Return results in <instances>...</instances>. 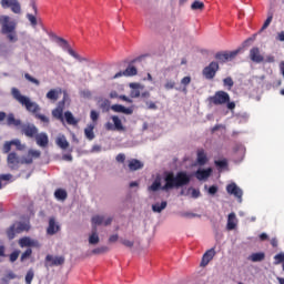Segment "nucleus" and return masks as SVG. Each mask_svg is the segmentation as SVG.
<instances>
[{
  "label": "nucleus",
  "mask_w": 284,
  "mask_h": 284,
  "mask_svg": "<svg viewBox=\"0 0 284 284\" xmlns=\"http://www.w3.org/2000/svg\"><path fill=\"white\" fill-rule=\"evenodd\" d=\"M63 110H65V97L62 101H60L55 109L52 110V116L53 119H57L58 121H61L63 123L64 116H63Z\"/></svg>",
  "instance_id": "12"
},
{
  "label": "nucleus",
  "mask_w": 284,
  "mask_h": 284,
  "mask_svg": "<svg viewBox=\"0 0 284 284\" xmlns=\"http://www.w3.org/2000/svg\"><path fill=\"white\" fill-rule=\"evenodd\" d=\"M236 229V213L229 214L226 230L232 231Z\"/></svg>",
  "instance_id": "24"
},
{
  "label": "nucleus",
  "mask_w": 284,
  "mask_h": 284,
  "mask_svg": "<svg viewBox=\"0 0 284 284\" xmlns=\"http://www.w3.org/2000/svg\"><path fill=\"white\" fill-rule=\"evenodd\" d=\"M111 120L113 122V124L111 122H106L104 124L105 130H108L109 132H124L125 131V126H123V122H121V119L118 115H113L111 116Z\"/></svg>",
  "instance_id": "9"
},
{
  "label": "nucleus",
  "mask_w": 284,
  "mask_h": 284,
  "mask_svg": "<svg viewBox=\"0 0 284 284\" xmlns=\"http://www.w3.org/2000/svg\"><path fill=\"white\" fill-rule=\"evenodd\" d=\"M90 119L93 122V124L97 125V121H99V112L95 110H91L90 112Z\"/></svg>",
  "instance_id": "45"
},
{
  "label": "nucleus",
  "mask_w": 284,
  "mask_h": 284,
  "mask_svg": "<svg viewBox=\"0 0 284 284\" xmlns=\"http://www.w3.org/2000/svg\"><path fill=\"white\" fill-rule=\"evenodd\" d=\"M105 252H110V248L108 246H100L98 248H94L92 251V254H105Z\"/></svg>",
  "instance_id": "43"
},
{
  "label": "nucleus",
  "mask_w": 284,
  "mask_h": 284,
  "mask_svg": "<svg viewBox=\"0 0 284 284\" xmlns=\"http://www.w3.org/2000/svg\"><path fill=\"white\" fill-rule=\"evenodd\" d=\"M165 207H168V202L163 201L161 203H155L152 205V211L156 212L158 214H161V212H163V210H165Z\"/></svg>",
  "instance_id": "34"
},
{
  "label": "nucleus",
  "mask_w": 284,
  "mask_h": 284,
  "mask_svg": "<svg viewBox=\"0 0 284 284\" xmlns=\"http://www.w3.org/2000/svg\"><path fill=\"white\" fill-rule=\"evenodd\" d=\"M216 192H219V186L212 185L209 187V194H211L212 196H214V194H216Z\"/></svg>",
  "instance_id": "56"
},
{
  "label": "nucleus",
  "mask_w": 284,
  "mask_h": 284,
  "mask_svg": "<svg viewBox=\"0 0 284 284\" xmlns=\"http://www.w3.org/2000/svg\"><path fill=\"white\" fill-rule=\"evenodd\" d=\"M99 241V233H97V227L94 226L92 229V234L89 236V243L90 245H98Z\"/></svg>",
  "instance_id": "33"
},
{
  "label": "nucleus",
  "mask_w": 284,
  "mask_h": 284,
  "mask_svg": "<svg viewBox=\"0 0 284 284\" xmlns=\"http://www.w3.org/2000/svg\"><path fill=\"white\" fill-rule=\"evenodd\" d=\"M11 94L13 99L18 101V103H20L21 105H24L28 112H33V114L34 112H37V105L30 101V98L22 95L19 89L12 88Z\"/></svg>",
  "instance_id": "5"
},
{
  "label": "nucleus",
  "mask_w": 284,
  "mask_h": 284,
  "mask_svg": "<svg viewBox=\"0 0 284 284\" xmlns=\"http://www.w3.org/2000/svg\"><path fill=\"white\" fill-rule=\"evenodd\" d=\"M6 278H8L9 281H12L14 278H17V274H14L12 271H10L7 275Z\"/></svg>",
  "instance_id": "63"
},
{
  "label": "nucleus",
  "mask_w": 284,
  "mask_h": 284,
  "mask_svg": "<svg viewBox=\"0 0 284 284\" xmlns=\"http://www.w3.org/2000/svg\"><path fill=\"white\" fill-rule=\"evenodd\" d=\"M272 19H274V16L270 14L263 23L261 30H267V28H270V23H272Z\"/></svg>",
  "instance_id": "46"
},
{
  "label": "nucleus",
  "mask_w": 284,
  "mask_h": 284,
  "mask_svg": "<svg viewBox=\"0 0 284 284\" xmlns=\"http://www.w3.org/2000/svg\"><path fill=\"white\" fill-rule=\"evenodd\" d=\"M64 120L67 121L68 125H78L79 124V120H77V118H74V115L70 111L64 112Z\"/></svg>",
  "instance_id": "27"
},
{
  "label": "nucleus",
  "mask_w": 284,
  "mask_h": 284,
  "mask_svg": "<svg viewBox=\"0 0 284 284\" xmlns=\"http://www.w3.org/2000/svg\"><path fill=\"white\" fill-rule=\"evenodd\" d=\"M104 217L102 215H95L91 219V223L93 227H97V225H103Z\"/></svg>",
  "instance_id": "37"
},
{
  "label": "nucleus",
  "mask_w": 284,
  "mask_h": 284,
  "mask_svg": "<svg viewBox=\"0 0 284 284\" xmlns=\"http://www.w3.org/2000/svg\"><path fill=\"white\" fill-rule=\"evenodd\" d=\"M62 160L71 162L72 161V154H70V153L69 154H63Z\"/></svg>",
  "instance_id": "64"
},
{
  "label": "nucleus",
  "mask_w": 284,
  "mask_h": 284,
  "mask_svg": "<svg viewBox=\"0 0 284 284\" xmlns=\"http://www.w3.org/2000/svg\"><path fill=\"white\" fill-rule=\"evenodd\" d=\"M12 179L11 174H1L0 181H10Z\"/></svg>",
  "instance_id": "62"
},
{
  "label": "nucleus",
  "mask_w": 284,
  "mask_h": 284,
  "mask_svg": "<svg viewBox=\"0 0 284 284\" xmlns=\"http://www.w3.org/2000/svg\"><path fill=\"white\" fill-rule=\"evenodd\" d=\"M143 162H141V160L138 159H132L129 161V170L131 172H136V170H143Z\"/></svg>",
  "instance_id": "22"
},
{
  "label": "nucleus",
  "mask_w": 284,
  "mask_h": 284,
  "mask_svg": "<svg viewBox=\"0 0 284 284\" xmlns=\"http://www.w3.org/2000/svg\"><path fill=\"white\" fill-rule=\"evenodd\" d=\"M0 4L4 10L10 8L14 14H21V3H19V0H1Z\"/></svg>",
  "instance_id": "11"
},
{
  "label": "nucleus",
  "mask_w": 284,
  "mask_h": 284,
  "mask_svg": "<svg viewBox=\"0 0 284 284\" xmlns=\"http://www.w3.org/2000/svg\"><path fill=\"white\" fill-rule=\"evenodd\" d=\"M196 163L197 165H205V163H207V154L205 153V150H197Z\"/></svg>",
  "instance_id": "25"
},
{
  "label": "nucleus",
  "mask_w": 284,
  "mask_h": 284,
  "mask_svg": "<svg viewBox=\"0 0 284 284\" xmlns=\"http://www.w3.org/2000/svg\"><path fill=\"white\" fill-rule=\"evenodd\" d=\"M95 124H88V126L84 129V135L89 141H93L94 139V128Z\"/></svg>",
  "instance_id": "30"
},
{
  "label": "nucleus",
  "mask_w": 284,
  "mask_h": 284,
  "mask_svg": "<svg viewBox=\"0 0 284 284\" xmlns=\"http://www.w3.org/2000/svg\"><path fill=\"white\" fill-rule=\"evenodd\" d=\"M139 71L136 70V67L129 65L124 71H120L113 75L112 79H120V77H136Z\"/></svg>",
  "instance_id": "17"
},
{
  "label": "nucleus",
  "mask_w": 284,
  "mask_h": 284,
  "mask_svg": "<svg viewBox=\"0 0 284 284\" xmlns=\"http://www.w3.org/2000/svg\"><path fill=\"white\" fill-rule=\"evenodd\" d=\"M227 194H232L235 199H239L240 203L243 200V190L236 185V183H231L226 185Z\"/></svg>",
  "instance_id": "13"
},
{
  "label": "nucleus",
  "mask_w": 284,
  "mask_h": 284,
  "mask_svg": "<svg viewBox=\"0 0 284 284\" xmlns=\"http://www.w3.org/2000/svg\"><path fill=\"white\" fill-rule=\"evenodd\" d=\"M10 150H12V142H6L3 144V152H4V154H8V152H10Z\"/></svg>",
  "instance_id": "53"
},
{
  "label": "nucleus",
  "mask_w": 284,
  "mask_h": 284,
  "mask_svg": "<svg viewBox=\"0 0 284 284\" xmlns=\"http://www.w3.org/2000/svg\"><path fill=\"white\" fill-rule=\"evenodd\" d=\"M39 51L41 52V54H44V57H47L48 59L52 58V51H50V49L45 48L44 45L40 47Z\"/></svg>",
  "instance_id": "42"
},
{
  "label": "nucleus",
  "mask_w": 284,
  "mask_h": 284,
  "mask_svg": "<svg viewBox=\"0 0 284 284\" xmlns=\"http://www.w3.org/2000/svg\"><path fill=\"white\" fill-rule=\"evenodd\" d=\"M61 231V226L59 223H57V220L54 217L49 219V225L47 227V234L49 236H54V234L59 233Z\"/></svg>",
  "instance_id": "15"
},
{
  "label": "nucleus",
  "mask_w": 284,
  "mask_h": 284,
  "mask_svg": "<svg viewBox=\"0 0 284 284\" xmlns=\"http://www.w3.org/2000/svg\"><path fill=\"white\" fill-rule=\"evenodd\" d=\"M183 219H201V215L192 212H183L180 214Z\"/></svg>",
  "instance_id": "41"
},
{
  "label": "nucleus",
  "mask_w": 284,
  "mask_h": 284,
  "mask_svg": "<svg viewBox=\"0 0 284 284\" xmlns=\"http://www.w3.org/2000/svg\"><path fill=\"white\" fill-rule=\"evenodd\" d=\"M38 32H40L39 37V45L43 47V43H48V37H52V33L48 32V29L43 26V21L41 18L37 19Z\"/></svg>",
  "instance_id": "10"
},
{
  "label": "nucleus",
  "mask_w": 284,
  "mask_h": 284,
  "mask_svg": "<svg viewBox=\"0 0 284 284\" xmlns=\"http://www.w3.org/2000/svg\"><path fill=\"white\" fill-rule=\"evenodd\" d=\"M248 261H252V263H261V261H265V253H252L248 256Z\"/></svg>",
  "instance_id": "28"
},
{
  "label": "nucleus",
  "mask_w": 284,
  "mask_h": 284,
  "mask_svg": "<svg viewBox=\"0 0 284 284\" xmlns=\"http://www.w3.org/2000/svg\"><path fill=\"white\" fill-rule=\"evenodd\" d=\"M219 70H221L219 62L212 61L202 70V74L204 79H206L207 81H212V79L216 77V72H219Z\"/></svg>",
  "instance_id": "8"
},
{
  "label": "nucleus",
  "mask_w": 284,
  "mask_h": 284,
  "mask_svg": "<svg viewBox=\"0 0 284 284\" xmlns=\"http://www.w3.org/2000/svg\"><path fill=\"white\" fill-rule=\"evenodd\" d=\"M45 262L49 267H59V265H63V263H65V257L47 255Z\"/></svg>",
  "instance_id": "14"
},
{
  "label": "nucleus",
  "mask_w": 284,
  "mask_h": 284,
  "mask_svg": "<svg viewBox=\"0 0 284 284\" xmlns=\"http://www.w3.org/2000/svg\"><path fill=\"white\" fill-rule=\"evenodd\" d=\"M7 125H14L16 128H19V125H21V120H16L14 114L10 113L7 116Z\"/></svg>",
  "instance_id": "35"
},
{
  "label": "nucleus",
  "mask_w": 284,
  "mask_h": 284,
  "mask_svg": "<svg viewBox=\"0 0 284 284\" xmlns=\"http://www.w3.org/2000/svg\"><path fill=\"white\" fill-rule=\"evenodd\" d=\"M148 110H156V103L146 101Z\"/></svg>",
  "instance_id": "60"
},
{
  "label": "nucleus",
  "mask_w": 284,
  "mask_h": 284,
  "mask_svg": "<svg viewBox=\"0 0 284 284\" xmlns=\"http://www.w3.org/2000/svg\"><path fill=\"white\" fill-rule=\"evenodd\" d=\"M240 52H241V49H237L234 51H220L215 53V59L220 63H227V61H234V59L239 57Z\"/></svg>",
  "instance_id": "7"
},
{
  "label": "nucleus",
  "mask_w": 284,
  "mask_h": 284,
  "mask_svg": "<svg viewBox=\"0 0 284 284\" xmlns=\"http://www.w3.org/2000/svg\"><path fill=\"white\" fill-rule=\"evenodd\" d=\"M214 256H216V251L214 247L207 250L203 256H202V261H201V266L202 267H206V265L210 264V261H212L214 258Z\"/></svg>",
  "instance_id": "18"
},
{
  "label": "nucleus",
  "mask_w": 284,
  "mask_h": 284,
  "mask_svg": "<svg viewBox=\"0 0 284 284\" xmlns=\"http://www.w3.org/2000/svg\"><path fill=\"white\" fill-rule=\"evenodd\" d=\"M19 254L20 252L19 251H14L10 254L9 258H10V262L11 263H14V261H17V258H19Z\"/></svg>",
  "instance_id": "52"
},
{
  "label": "nucleus",
  "mask_w": 284,
  "mask_h": 284,
  "mask_svg": "<svg viewBox=\"0 0 284 284\" xmlns=\"http://www.w3.org/2000/svg\"><path fill=\"white\" fill-rule=\"evenodd\" d=\"M30 256H32V248H27L21 255V261H26V258H30Z\"/></svg>",
  "instance_id": "48"
},
{
  "label": "nucleus",
  "mask_w": 284,
  "mask_h": 284,
  "mask_svg": "<svg viewBox=\"0 0 284 284\" xmlns=\"http://www.w3.org/2000/svg\"><path fill=\"white\" fill-rule=\"evenodd\" d=\"M34 278V272L33 271H28L26 275V283L27 284H32V280Z\"/></svg>",
  "instance_id": "47"
},
{
  "label": "nucleus",
  "mask_w": 284,
  "mask_h": 284,
  "mask_svg": "<svg viewBox=\"0 0 284 284\" xmlns=\"http://www.w3.org/2000/svg\"><path fill=\"white\" fill-rule=\"evenodd\" d=\"M61 89H51L48 93H47V99H49V101H58L59 100V94H61Z\"/></svg>",
  "instance_id": "29"
},
{
  "label": "nucleus",
  "mask_w": 284,
  "mask_h": 284,
  "mask_svg": "<svg viewBox=\"0 0 284 284\" xmlns=\"http://www.w3.org/2000/svg\"><path fill=\"white\" fill-rule=\"evenodd\" d=\"M54 196L57 201H65V199H68V191L64 189H58L54 191Z\"/></svg>",
  "instance_id": "32"
},
{
  "label": "nucleus",
  "mask_w": 284,
  "mask_h": 284,
  "mask_svg": "<svg viewBox=\"0 0 284 284\" xmlns=\"http://www.w3.org/2000/svg\"><path fill=\"white\" fill-rule=\"evenodd\" d=\"M192 178L185 171H180L174 175V172H165L164 173V182L165 184L161 185V178H156L154 182L148 187V192H159L162 190L168 192V190H179V187H185V185H190Z\"/></svg>",
  "instance_id": "1"
},
{
  "label": "nucleus",
  "mask_w": 284,
  "mask_h": 284,
  "mask_svg": "<svg viewBox=\"0 0 284 284\" xmlns=\"http://www.w3.org/2000/svg\"><path fill=\"white\" fill-rule=\"evenodd\" d=\"M22 134L32 139V136H34V134H37V126H34V124H30V123L23 124L22 125Z\"/></svg>",
  "instance_id": "20"
},
{
  "label": "nucleus",
  "mask_w": 284,
  "mask_h": 284,
  "mask_svg": "<svg viewBox=\"0 0 284 284\" xmlns=\"http://www.w3.org/2000/svg\"><path fill=\"white\" fill-rule=\"evenodd\" d=\"M1 33L7 34V39L10 43H17L19 38L17 37V22L9 16H0Z\"/></svg>",
  "instance_id": "2"
},
{
  "label": "nucleus",
  "mask_w": 284,
  "mask_h": 284,
  "mask_svg": "<svg viewBox=\"0 0 284 284\" xmlns=\"http://www.w3.org/2000/svg\"><path fill=\"white\" fill-rule=\"evenodd\" d=\"M122 245H124L125 247H134V242L130 241V240H122L121 241Z\"/></svg>",
  "instance_id": "54"
},
{
  "label": "nucleus",
  "mask_w": 284,
  "mask_h": 284,
  "mask_svg": "<svg viewBox=\"0 0 284 284\" xmlns=\"http://www.w3.org/2000/svg\"><path fill=\"white\" fill-rule=\"evenodd\" d=\"M189 83H192V78L191 77H184L181 80V84L187 87Z\"/></svg>",
  "instance_id": "57"
},
{
  "label": "nucleus",
  "mask_w": 284,
  "mask_h": 284,
  "mask_svg": "<svg viewBox=\"0 0 284 284\" xmlns=\"http://www.w3.org/2000/svg\"><path fill=\"white\" fill-rule=\"evenodd\" d=\"M51 39H54L55 43H58V45H60L61 48H63V50H67V52L70 54V57H73V59H77V61H80V63H83V61H88V58H82L79 55V53H77L72 47H70V43L68 42V40L58 37L54 33H51Z\"/></svg>",
  "instance_id": "4"
},
{
  "label": "nucleus",
  "mask_w": 284,
  "mask_h": 284,
  "mask_svg": "<svg viewBox=\"0 0 284 284\" xmlns=\"http://www.w3.org/2000/svg\"><path fill=\"white\" fill-rule=\"evenodd\" d=\"M215 165L216 168H227V160H216Z\"/></svg>",
  "instance_id": "49"
},
{
  "label": "nucleus",
  "mask_w": 284,
  "mask_h": 284,
  "mask_svg": "<svg viewBox=\"0 0 284 284\" xmlns=\"http://www.w3.org/2000/svg\"><path fill=\"white\" fill-rule=\"evenodd\" d=\"M55 144L61 150H68L70 148V142H68V140L65 139V135L57 138Z\"/></svg>",
  "instance_id": "26"
},
{
  "label": "nucleus",
  "mask_w": 284,
  "mask_h": 284,
  "mask_svg": "<svg viewBox=\"0 0 284 284\" xmlns=\"http://www.w3.org/2000/svg\"><path fill=\"white\" fill-rule=\"evenodd\" d=\"M212 174V169H199L195 172V178L197 179V181H205L206 179H210Z\"/></svg>",
  "instance_id": "19"
},
{
  "label": "nucleus",
  "mask_w": 284,
  "mask_h": 284,
  "mask_svg": "<svg viewBox=\"0 0 284 284\" xmlns=\"http://www.w3.org/2000/svg\"><path fill=\"white\" fill-rule=\"evenodd\" d=\"M115 161L118 163H125V155L123 153L118 154Z\"/></svg>",
  "instance_id": "55"
},
{
  "label": "nucleus",
  "mask_w": 284,
  "mask_h": 284,
  "mask_svg": "<svg viewBox=\"0 0 284 284\" xmlns=\"http://www.w3.org/2000/svg\"><path fill=\"white\" fill-rule=\"evenodd\" d=\"M13 225H16L17 234H21V232H27L28 230H30V225L28 223L17 222Z\"/></svg>",
  "instance_id": "31"
},
{
  "label": "nucleus",
  "mask_w": 284,
  "mask_h": 284,
  "mask_svg": "<svg viewBox=\"0 0 284 284\" xmlns=\"http://www.w3.org/2000/svg\"><path fill=\"white\" fill-rule=\"evenodd\" d=\"M37 119H39L42 123H45L48 125V123H50V118L45 116L43 114H38Z\"/></svg>",
  "instance_id": "51"
},
{
  "label": "nucleus",
  "mask_w": 284,
  "mask_h": 284,
  "mask_svg": "<svg viewBox=\"0 0 284 284\" xmlns=\"http://www.w3.org/2000/svg\"><path fill=\"white\" fill-rule=\"evenodd\" d=\"M250 59L253 63H263L265 58L261 54V49L258 47H254L250 50Z\"/></svg>",
  "instance_id": "16"
},
{
  "label": "nucleus",
  "mask_w": 284,
  "mask_h": 284,
  "mask_svg": "<svg viewBox=\"0 0 284 284\" xmlns=\"http://www.w3.org/2000/svg\"><path fill=\"white\" fill-rule=\"evenodd\" d=\"M20 247H31L32 241L29 237H22L19 240Z\"/></svg>",
  "instance_id": "38"
},
{
  "label": "nucleus",
  "mask_w": 284,
  "mask_h": 284,
  "mask_svg": "<svg viewBox=\"0 0 284 284\" xmlns=\"http://www.w3.org/2000/svg\"><path fill=\"white\" fill-rule=\"evenodd\" d=\"M209 105H225L230 103V93L225 91H216L214 95L207 98Z\"/></svg>",
  "instance_id": "6"
},
{
  "label": "nucleus",
  "mask_w": 284,
  "mask_h": 284,
  "mask_svg": "<svg viewBox=\"0 0 284 284\" xmlns=\"http://www.w3.org/2000/svg\"><path fill=\"white\" fill-rule=\"evenodd\" d=\"M27 18L32 23V26H37V18L33 14L28 13Z\"/></svg>",
  "instance_id": "59"
},
{
  "label": "nucleus",
  "mask_w": 284,
  "mask_h": 284,
  "mask_svg": "<svg viewBox=\"0 0 284 284\" xmlns=\"http://www.w3.org/2000/svg\"><path fill=\"white\" fill-rule=\"evenodd\" d=\"M191 190H192V193H191L192 199H199V196H201V191L196 189H191Z\"/></svg>",
  "instance_id": "58"
},
{
  "label": "nucleus",
  "mask_w": 284,
  "mask_h": 284,
  "mask_svg": "<svg viewBox=\"0 0 284 284\" xmlns=\"http://www.w3.org/2000/svg\"><path fill=\"white\" fill-rule=\"evenodd\" d=\"M130 88H133V90L130 93L131 99H139L141 97V91H139V84L138 83H131Z\"/></svg>",
  "instance_id": "36"
},
{
  "label": "nucleus",
  "mask_w": 284,
  "mask_h": 284,
  "mask_svg": "<svg viewBox=\"0 0 284 284\" xmlns=\"http://www.w3.org/2000/svg\"><path fill=\"white\" fill-rule=\"evenodd\" d=\"M37 143L40 148H48L50 140L48 139L47 133H38L37 134Z\"/></svg>",
  "instance_id": "23"
},
{
  "label": "nucleus",
  "mask_w": 284,
  "mask_h": 284,
  "mask_svg": "<svg viewBox=\"0 0 284 284\" xmlns=\"http://www.w3.org/2000/svg\"><path fill=\"white\" fill-rule=\"evenodd\" d=\"M17 225H11L8 230H7V236L10 241H12V239H14L16 234H17Z\"/></svg>",
  "instance_id": "39"
},
{
  "label": "nucleus",
  "mask_w": 284,
  "mask_h": 284,
  "mask_svg": "<svg viewBox=\"0 0 284 284\" xmlns=\"http://www.w3.org/2000/svg\"><path fill=\"white\" fill-rule=\"evenodd\" d=\"M176 85V82L169 80L166 81V83L164 84L165 90H174V87Z\"/></svg>",
  "instance_id": "50"
},
{
  "label": "nucleus",
  "mask_w": 284,
  "mask_h": 284,
  "mask_svg": "<svg viewBox=\"0 0 284 284\" xmlns=\"http://www.w3.org/2000/svg\"><path fill=\"white\" fill-rule=\"evenodd\" d=\"M223 83L229 90H232V88H234V80H232L231 77L225 78L223 80Z\"/></svg>",
  "instance_id": "44"
},
{
  "label": "nucleus",
  "mask_w": 284,
  "mask_h": 284,
  "mask_svg": "<svg viewBox=\"0 0 284 284\" xmlns=\"http://www.w3.org/2000/svg\"><path fill=\"white\" fill-rule=\"evenodd\" d=\"M119 241V234H113L109 237V243H116Z\"/></svg>",
  "instance_id": "61"
},
{
  "label": "nucleus",
  "mask_w": 284,
  "mask_h": 284,
  "mask_svg": "<svg viewBox=\"0 0 284 284\" xmlns=\"http://www.w3.org/2000/svg\"><path fill=\"white\" fill-rule=\"evenodd\" d=\"M37 156V151H29L26 156H22L21 159L17 156V153L12 152L8 155V165L11 170H19V165H30L32 161H34V158Z\"/></svg>",
  "instance_id": "3"
},
{
  "label": "nucleus",
  "mask_w": 284,
  "mask_h": 284,
  "mask_svg": "<svg viewBox=\"0 0 284 284\" xmlns=\"http://www.w3.org/2000/svg\"><path fill=\"white\" fill-rule=\"evenodd\" d=\"M205 9V3L195 0L192 4H191V10H204Z\"/></svg>",
  "instance_id": "40"
},
{
  "label": "nucleus",
  "mask_w": 284,
  "mask_h": 284,
  "mask_svg": "<svg viewBox=\"0 0 284 284\" xmlns=\"http://www.w3.org/2000/svg\"><path fill=\"white\" fill-rule=\"evenodd\" d=\"M111 110L113 112H118V113H121V114H133V112H134V110L132 108H125L121 104L111 105Z\"/></svg>",
  "instance_id": "21"
}]
</instances>
